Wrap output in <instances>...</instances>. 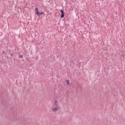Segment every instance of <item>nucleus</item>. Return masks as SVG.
Segmentation results:
<instances>
[{
  "label": "nucleus",
  "mask_w": 125,
  "mask_h": 125,
  "mask_svg": "<svg viewBox=\"0 0 125 125\" xmlns=\"http://www.w3.org/2000/svg\"><path fill=\"white\" fill-rule=\"evenodd\" d=\"M3 54H4V53H5V52H3Z\"/></svg>",
  "instance_id": "9b49d317"
},
{
  "label": "nucleus",
  "mask_w": 125,
  "mask_h": 125,
  "mask_svg": "<svg viewBox=\"0 0 125 125\" xmlns=\"http://www.w3.org/2000/svg\"><path fill=\"white\" fill-rule=\"evenodd\" d=\"M42 14H43V12L39 13V15H42Z\"/></svg>",
  "instance_id": "423d86ee"
},
{
  "label": "nucleus",
  "mask_w": 125,
  "mask_h": 125,
  "mask_svg": "<svg viewBox=\"0 0 125 125\" xmlns=\"http://www.w3.org/2000/svg\"><path fill=\"white\" fill-rule=\"evenodd\" d=\"M67 83V84H70V83H69V80L66 81Z\"/></svg>",
  "instance_id": "0eeeda50"
},
{
  "label": "nucleus",
  "mask_w": 125,
  "mask_h": 125,
  "mask_svg": "<svg viewBox=\"0 0 125 125\" xmlns=\"http://www.w3.org/2000/svg\"><path fill=\"white\" fill-rule=\"evenodd\" d=\"M57 110H58V107L52 108L53 112H57Z\"/></svg>",
  "instance_id": "7ed1b4c3"
},
{
  "label": "nucleus",
  "mask_w": 125,
  "mask_h": 125,
  "mask_svg": "<svg viewBox=\"0 0 125 125\" xmlns=\"http://www.w3.org/2000/svg\"><path fill=\"white\" fill-rule=\"evenodd\" d=\"M10 55H11V56H13V53H11Z\"/></svg>",
  "instance_id": "6e6552de"
},
{
  "label": "nucleus",
  "mask_w": 125,
  "mask_h": 125,
  "mask_svg": "<svg viewBox=\"0 0 125 125\" xmlns=\"http://www.w3.org/2000/svg\"><path fill=\"white\" fill-rule=\"evenodd\" d=\"M9 52H11V50H9Z\"/></svg>",
  "instance_id": "9d476101"
},
{
  "label": "nucleus",
  "mask_w": 125,
  "mask_h": 125,
  "mask_svg": "<svg viewBox=\"0 0 125 125\" xmlns=\"http://www.w3.org/2000/svg\"><path fill=\"white\" fill-rule=\"evenodd\" d=\"M2 33H0V36H2Z\"/></svg>",
  "instance_id": "1a4fd4ad"
},
{
  "label": "nucleus",
  "mask_w": 125,
  "mask_h": 125,
  "mask_svg": "<svg viewBox=\"0 0 125 125\" xmlns=\"http://www.w3.org/2000/svg\"><path fill=\"white\" fill-rule=\"evenodd\" d=\"M55 105H56V106H57V101H55Z\"/></svg>",
  "instance_id": "39448f33"
},
{
  "label": "nucleus",
  "mask_w": 125,
  "mask_h": 125,
  "mask_svg": "<svg viewBox=\"0 0 125 125\" xmlns=\"http://www.w3.org/2000/svg\"><path fill=\"white\" fill-rule=\"evenodd\" d=\"M19 57V58H23V55H20Z\"/></svg>",
  "instance_id": "20e7f679"
},
{
  "label": "nucleus",
  "mask_w": 125,
  "mask_h": 125,
  "mask_svg": "<svg viewBox=\"0 0 125 125\" xmlns=\"http://www.w3.org/2000/svg\"><path fill=\"white\" fill-rule=\"evenodd\" d=\"M61 12L62 13L61 15V18H63L64 16H65V15H64V11H63V10H61Z\"/></svg>",
  "instance_id": "f257e3e1"
},
{
  "label": "nucleus",
  "mask_w": 125,
  "mask_h": 125,
  "mask_svg": "<svg viewBox=\"0 0 125 125\" xmlns=\"http://www.w3.org/2000/svg\"><path fill=\"white\" fill-rule=\"evenodd\" d=\"M35 12L37 15H40V12H39V9L38 8H35Z\"/></svg>",
  "instance_id": "f03ea898"
}]
</instances>
